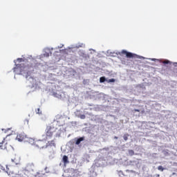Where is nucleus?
I'll return each instance as SVG.
<instances>
[{
	"label": "nucleus",
	"mask_w": 177,
	"mask_h": 177,
	"mask_svg": "<svg viewBox=\"0 0 177 177\" xmlns=\"http://www.w3.org/2000/svg\"><path fill=\"white\" fill-rule=\"evenodd\" d=\"M16 66L13 68L14 73H17L18 75H24L26 78L31 76V66H25L24 64H18L15 65Z\"/></svg>",
	"instance_id": "1"
},
{
	"label": "nucleus",
	"mask_w": 177,
	"mask_h": 177,
	"mask_svg": "<svg viewBox=\"0 0 177 177\" xmlns=\"http://www.w3.org/2000/svg\"><path fill=\"white\" fill-rule=\"evenodd\" d=\"M56 131H57V128L55 126L50 124L46 127L45 132H46V139H52L53 138V135L56 133Z\"/></svg>",
	"instance_id": "2"
},
{
	"label": "nucleus",
	"mask_w": 177,
	"mask_h": 177,
	"mask_svg": "<svg viewBox=\"0 0 177 177\" xmlns=\"http://www.w3.org/2000/svg\"><path fill=\"white\" fill-rule=\"evenodd\" d=\"M29 143L30 145H33L34 146H36V147H38V149H46V141L43 140H36L33 138H29Z\"/></svg>",
	"instance_id": "3"
},
{
	"label": "nucleus",
	"mask_w": 177,
	"mask_h": 177,
	"mask_svg": "<svg viewBox=\"0 0 177 177\" xmlns=\"http://www.w3.org/2000/svg\"><path fill=\"white\" fill-rule=\"evenodd\" d=\"M30 171H34V164L32 163L27 165L26 169L22 171L21 175L23 177H30Z\"/></svg>",
	"instance_id": "4"
},
{
	"label": "nucleus",
	"mask_w": 177,
	"mask_h": 177,
	"mask_svg": "<svg viewBox=\"0 0 177 177\" xmlns=\"http://www.w3.org/2000/svg\"><path fill=\"white\" fill-rule=\"evenodd\" d=\"M119 55L120 56H122V55H125V56L127 57H128L129 59H131L132 57H135V54L132 53H129L125 50H122L120 53H119Z\"/></svg>",
	"instance_id": "5"
},
{
	"label": "nucleus",
	"mask_w": 177,
	"mask_h": 177,
	"mask_svg": "<svg viewBox=\"0 0 177 177\" xmlns=\"http://www.w3.org/2000/svg\"><path fill=\"white\" fill-rule=\"evenodd\" d=\"M27 139V136L24 133H20L17 136V140L19 142H23Z\"/></svg>",
	"instance_id": "6"
},
{
	"label": "nucleus",
	"mask_w": 177,
	"mask_h": 177,
	"mask_svg": "<svg viewBox=\"0 0 177 177\" xmlns=\"http://www.w3.org/2000/svg\"><path fill=\"white\" fill-rule=\"evenodd\" d=\"M56 146V144L55 143V140L48 141L46 144V147H55Z\"/></svg>",
	"instance_id": "7"
},
{
	"label": "nucleus",
	"mask_w": 177,
	"mask_h": 177,
	"mask_svg": "<svg viewBox=\"0 0 177 177\" xmlns=\"http://www.w3.org/2000/svg\"><path fill=\"white\" fill-rule=\"evenodd\" d=\"M6 145H8V142L3 139V140L0 142V149H1V150H5L6 149Z\"/></svg>",
	"instance_id": "8"
},
{
	"label": "nucleus",
	"mask_w": 177,
	"mask_h": 177,
	"mask_svg": "<svg viewBox=\"0 0 177 177\" xmlns=\"http://www.w3.org/2000/svg\"><path fill=\"white\" fill-rule=\"evenodd\" d=\"M62 161L64 164H68V156L64 155L62 158Z\"/></svg>",
	"instance_id": "9"
},
{
	"label": "nucleus",
	"mask_w": 177,
	"mask_h": 177,
	"mask_svg": "<svg viewBox=\"0 0 177 177\" xmlns=\"http://www.w3.org/2000/svg\"><path fill=\"white\" fill-rule=\"evenodd\" d=\"M84 137H81L80 138H78L76 140L75 145H80V143H81V142H82L84 140Z\"/></svg>",
	"instance_id": "10"
},
{
	"label": "nucleus",
	"mask_w": 177,
	"mask_h": 177,
	"mask_svg": "<svg viewBox=\"0 0 177 177\" xmlns=\"http://www.w3.org/2000/svg\"><path fill=\"white\" fill-rule=\"evenodd\" d=\"M105 81H107V80H106V77H101L100 78V82L103 83V82H104Z\"/></svg>",
	"instance_id": "11"
},
{
	"label": "nucleus",
	"mask_w": 177,
	"mask_h": 177,
	"mask_svg": "<svg viewBox=\"0 0 177 177\" xmlns=\"http://www.w3.org/2000/svg\"><path fill=\"white\" fill-rule=\"evenodd\" d=\"M129 155L134 156L135 155V151H133V150H132V149H129Z\"/></svg>",
	"instance_id": "12"
},
{
	"label": "nucleus",
	"mask_w": 177,
	"mask_h": 177,
	"mask_svg": "<svg viewBox=\"0 0 177 177\" xmlns=\"http://www.w3.org/2000/svg\"><path fill=\"white\" fill-rule=\"evenodd\" d=\"M128 136H129V135L128 133L124 134L123 136L124 140H128Z\"/></svg>",
	"instance_id": "13"
},
{
	"label": "nucleus",
	"mask_w": 177,
	"mask_h": 177,
	"mask_svg": "<svg viewBox=\"0 0 177 177\" xmlns=\"http://www.w3.org/2000/svg\"><path fill=\"white\" fill-rule=\"evenodd\" d=\"M36 114H42V111H41V109L39 108L36 109Z\"/></svg>",
	"instance_id": "14"
},
{
	"label": "nucleus",
	"mask_w": 177,
	"mask_h": 177,
	"mask_svg": "<svg viewBox=\"0 0 177 177\" xmlns=\"http://www.w3.org/2000/svg\"><path fill=\"white\" fill-rule=\"evenodd\" d=\"M158 171H161V172H162L164 171V167H162V166H158Z\"/></svg>",
	"instance_id": "15"
},
{
	"label": "nucleus",
	"mask_w": 177,
	"mask_h": 177,
	"mask_svg": "<svg viewBox=\"0 0 177 177\" xmlns=\"http://www.w3.org/2000/svg\"><path fill=\"white\" fill-rule=\"evenodd\" d=\"M163 64H169V63H171V62H169V60H165L162 62Z\"/></svg>",
	"instance_id": "16"
},
{
	"label": "nucleus",
	"mask_w": 177,
	"mask_h": 177,
	"mask_svg": "<svg viewBox=\"0 0 177 177\" xmlns=\"http://www.w3.org/2000/svg\"><path fill=\"white\" fill-rule=\"evenodd\" d=\"M108 82H115V79H109V80H106Z\"/></svg>",
	"instance_id": "17"
},
{
	"label": "nucleus",
	"mask_w": 177,
	"mask_h": 177,
	"mask_svg": "<svg viewBox=\"0 0 177 177\" xmlns=\"http://www.w3.org/2000/svg\"><path fill=\"white\" fill-rule=\"evenodd\" d=\"M13 177H24L21 174H15Z\"/></svg>",
	"instance_id": "18"
},
{
	"label": "nucleus",
	"mask_w": 177,
	"mask_h": 177,
	"mask_svg": "<svg viewBox=\"0 0 177 177\" xmlns=\"http://www.w3.org/2000/svg\"><path fill=\"white\" fill-rule=\"evenodd\" d=\"M80 118H81V120H85V118H86L85 115H81Z\"/></svg>",
	"instance_id": "19"
},
{
	"label": "nucleus",
	"mask_w": 177,
	"mask_h": 177,
	"mask_svg": "<svg viewBox=\"0 0 177 177\" xmlns=\"http://www.w3.org/2000/svg\"><path fill=\"white\" fill-rule=\"evenodd\" d=\"M17 62H19V63H21V62H23V58H18Z\"/></svg>",
	"instance_id": "20"
},
{
	"label": "nucleus",
	"mask_w": 177,
	"mask_h": 177,
	"mask_svg": "<svg viewBox=\"0 0 177 177\" xmlns=\"http://www.w3.org/2000/svg\"><path fill=\"white\" fill-rule=\"evenodd\" d=\"M136 88H143V85H142V84H138V85L136 86Z\"/></svg>",
	"instance_id": "21"
},
{
	"label": "nucleus",
	"mask_w": 177,
	"mask_h": 177,
	"mask_svg": "<svg viewBox=\"0 0 177 177\" xmlns=\"http://www.w3.org/2000/svg\"><path fill=\"white\" fill-rule=\"evenodd\" d=\"M135 113H140V110L139 109H134Z\"/></svg>",
	"instance_id": "22"
},
{
	"label": "nucleus",
	"mask_w": 177,
	"mask_h": 177,
	"mask_svg": "<svg viewBox=\"0 0 177 177\" xmlns=\"http://www.w3.org/2000/svg\"><path fill=\"white\" fill-rule=\"evenodd\" d=\"M114 138H115V139H118V137L115 136Z\"/></svg>",
	"instance_id": "23"
},
{
	"label": "nucleus",
	"mask_w": 177,
	"mask_h": 177,
	"mask_svg": "<svg viewBox=\"0 0 177 177\" xmlns=\"http://www.w3.org/2000/svg\"><path fill=\"white\" fill-rule=\"evenodd\" d=\"M46 56L48 57V56H49V54H46Z\"/></svg>",
	"instance_id": "24"
}]
</instances>
